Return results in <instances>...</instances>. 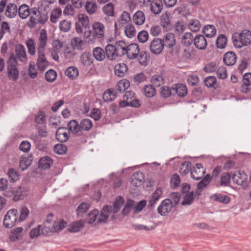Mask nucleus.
Masks as SVG:
<instances>
[{
  "label": "nucleus",
  "mask_w": 251,
  "mask_h": 251,
  "mask_svg": "<svg viewBox=\"0 0 251 251\" xmlns=\"http://www.w3.org/2000/svg\"><path fill=\"white\" fill-rule=\"evenodd\" d=\"M32 160L26 156H22L21 157L19 166L22 171H25L31 165Z\"/></svg>",
  "instance_id": "obj_46"
},
{
  "label": "nucleus",
  "mask_w": 251,
  "mask_h": 251,
  "mask_svg": "<svg viewBox=\"0 0 251 251\" xmlns=\"http://www.w3.org/2000/svg\"><path fill=\"white\" fill-rule=\"evenodd\" d=\"M151 82L156 87H159L164 83V79L160 75H155L152 76Z\"/></svg>",
  "instance_id": "obj_50"
},
{
  "label": "nucleus",
  "mask_w": 251,
  "mask_h": 251,
  "mask_svg": "<svg viewBox=\"0 0 251 251\" xmlns=\"http://www.w3.org/2000/svg\"><path fill=\"white\" fill-rule=\"evenodd\" d=\"M105 26L100 22H94L92 25V29L84 32V36L91 40L96 38H103L104 36Z\"/></svg>",
  "instance_id": "obj_5"
},
{
  "label": "nucleus",
  "mask_w": 251,
  "mask_h": 251,
  "mask_svg": "<svg viewBox=\"0 0 251 251\" xmlns=\"http://www.w3.org/2000/svg\"><path fill=\"white\" fill-rule=\"evenodd\" d=\"M70 132L68 128L64 127H60L55 133L56 139L61 143L66 142L70 137Z\"/></svg>",
  "instance_id": "obj_14"
},
{
  "label": "nucleus",
  "mask_w": 251,
  "mask_h": 251,
  "mask_svg": "<svg viewBox=\"0 0 251 251\" xmlns=\"http://www.w3.org/2000/svg\"><path fill=\"white\" fill-rule=\"evenodd\" d=\"M84 42L79 37H74L71 40V45L75 49L81 50Z\"/></svg>",
  "instance_id": "obj_55"
},
{
  "label": "nucleus",
  "mask_w": 251,
  "mask_h": 251,
  "mask_svg": "<svg viewBox=\"0 0 251 251\" xmlns=\"http://www.w3.org/2000/svg\"><path fill=\"white\" fill-rule=\"evenodd\" d=\"M114 5L112 3L105 5L102 8L103 12L108 16H113L114 11Z\"/></svg>",
  "instance_id": "obj_62"
},
{
  "label": "nucleus",
  "mask_w": 251,
  "mask_h": 251,
  "mask_svg": "<svg viewBox=\"0 0 251 251\" xmlns=\"http://www.w3.org/2000/svg\"><path fill=\"white\" fill-rule=\"evenodd\" d=\"M120 25L123 26L130 24L131 18L129 14L126 11H124L121 15L120 20L119 21Z\"/></svg>",
  "instance_id": "obj_43"
},
{
  "label": "nucleus",
  "mask_w": 251,
  "mask_h": 251,
  "mask_svg": "<svg viewBox=\"0 0 251 251\" xmlns=\"http://www.w3.org/2000/svg\"><path fill=\"white\" fill-rule=\"evenodd\" d=\"M226 42L227 39L226 36L224 34H221L217 39V47L219 49H224L226 47Z\"/></svg>",
  "instance_id": "obj_56"
},
{
  "label": "nucleus",
  "mask_w": 251,
  "mask_h": 251,
  "mask_svg": "<svg viewBox=\"0 0 251 251\" xmlns=\"http://www.w3.org/2000/svg\"><path fill=\"white\" fill-rule=\"evenodd\" d=\"M93 54L94 57L98 61H102L105 57V51L100 47H97L93 50Z\"/></svg>",
  "instance_id": "obj_34"
},
{
  "label": "nucleus",
  "mask_w": 251,
  "mask_h": 251,
  "mask_svg": "<svg viewBox=\"0 0 251 251\" xmlns=\"http://www.w3.org/2000/svg\"><path fill=\"white\" fill-rule=\"evenodd\" d=\"M181 38L182 44L186 47L191 45L194 39L193 34L190 32L185 33Z\"/></svg>",
  "instance_id": "obj_37"
},
{
  "label": "nucleus",
  "mask_w": 251,
  "mask_h": 251,
  "mask_svg": "<svg viewBox=\"0 0 251 251\" xmlns=\"http://www.w3.org/2000/svg\"><path fill=\"white\" fill-rule=\"evenodd\" d=\"M98 213L99 211L97 209H95L89 213L87 219V222L90 224L93 223H95V224H98L97 223Z\"/></svg>",
  "instance_id": "obj_49"
},
{
  "label": "nucleus",
  "mask_w": 251,
  "mask_h": 251,
  "mask_svg": "<svg viewBox=\"0 0 251 251\" xmlns=\"http://www.w3.org/2000/svg\"><path fill=\"white\" fill-rule=\"evenodd\" d=\"M7 175L10 181L15 182L19 179V173L15 169H9L7 172Z\"/></svg>",
  "instance_id": "obj_58"
},
{
  "label": "nucleus",
  "mask_w": 251,
  "mask_h": 251,
  "mask_svg": "<svg viewBox=\"0 0 251 251\" xmlns=\"http://www.w3.org/2000/svg\"><path fill=\"white\" fill-rule=\"evenodd\" d=\"M78 20L79 23L84 28H88L89 26V19L88 17L83 14H80L78 16Z\"/></svg>",
  "instance_id": "obj_48"
},
{
  "label": "nucleus",
  "mask_w": 251,
  "mask_h": 251,
  "mask_svg": "<svg viewBox=\"0 0 251 251\" xmlns=\"http://www.w3.org/2000/svg\"><path fill=\"white\" fill-rule=\"evenodd\" d=\"M134 204L133 201L131 200H127L122 210L123 214L125 216L127 215L130 212L131 208H133Z\"/></svg>",
  "instance_id": "obj_63"
},
{
  "label": "nucleus",
  "mask_w": 251,
  "mask_h": 251,
  "mask_svg": "<svg viewBox=\"0 0 251 251\" xmlns=\"http://www.w3.org/2000/svg\"><path fill=\"white\" fill-rule=\"evenodd\" d=\"M164 46L162 40L159 38H155L153 39L150 46L151 52L154 54H159L161 53Z\"/></svg>",
  "instance_id": "obj_12"
},
{
  "label": "nucleus",
  "mask_w": 251,
  "mask_h": 251,
  "mask_svg": "<svg viewBox=\"0 0 251 251\" xmlns=\"http://www.w3.org/2000/svg\"><path fill=\"white\" fill-rule=\"evenodd\" d=\"M125 202L124 199L121 196H118L114 202L113 207L111 206L112 219L114 218V214L117 213L123 205Z\"/></svg>",
  "instance_id": "obj_24"
},
{
  "label": "nucleus",
  "mask_w": 251,
  "mask_h": 251,
  "mask_svg": "<svg viewBox=\"0 0 251 251\" xmlns=\"http://www.w3.org/2000/svg\"><path fill=\"white\" fill-rule=\"evenodd\" d=\"M195 47L199 50H204L207 46V41L201 35H197L194 39Z\"/></svg>",
  "instance_id": "obj_21"
},
{
  "label": "nucleus",
  "mask_w": 251,
  "mask_h": 251,
  "mask_svg": "<svg viewBox=\"0 0 251 251\" xmlns=\"http://www.w3.org/2000/svg\"><path fill=\"white\" fill-rule=\"evenodd\" d=\"M105 54L108 59L113 60L118 57L116 53V48L112 44L107 45L105 49Z\"/></svg>",
  "instance_id": "obj_23"
},
{
  "label": "nucleus",
  "mask_w": 251,
  "mask_h": 251,
  "mask_svg": "<svg viewBox=\"0 0 251 251\" xmlns=\"http://www.w3.org/2000/svg\"><path fill=\"white\" fill-rule=\"evenodd\" d=\"M4 12V15L7 18H12L15 17L18 12L16 5L12 3L8 4L6 3Z\"/></svg>",
  "instance_id": "obj_19"
},
{
  "label": "nucleus",
  "mask_w": 251,
  "mask_h": 251,
  "mask_svg": "<svg viewBox=\"0 0 251 251\" xmlns=\"http://www.w3.org/2000/svg\"><path fill=\"white\" fill-rule=\"evenodd\" d=\"M211 199L214 201H218L224 204H227L230 201V198L226 195L223 194H214L211 196Z\"/></svg>",
  "instance_id": "obj_39"
},
{
  "label": "nucleus",
  "mask_w": 251,
  "mask_h": 251,
  "mask_svg": "<svg viewBox=\"0 0 251 251\" xmlns=\"http://www.w3.org/2000/svg\"><path fill=\"white\" fill-rule=\"evenodd\" d=\"M81 63L85 66H89L93 63L91 55L87 52H83L80 57Z\"/></svg>",
  "instance_id": "obj_38"
},
{
  "label": "nucleus",
  "mask_w": 251,
  "mask_h": 251,
  "mask_svg": "<svg viewBox=\"0 0 251 251\" xmlns=\"http://www.w3.org/2000/svg\"><path fill=\"white\" fill-rule=\"evenodd\" d=\"M52 164V160L48 156L41 158L39 161V168L43 170L49 169Z\"/></svg>",
  "instance_id": "obj_32"
},
{
  "label": "nucleus",
  "mask_w": 251,
  "mask_h": 251,
  "mask_svg": "<svg viewBox=\"0 0 251 251\" xmlns=\"http://www.w3.org/2000/svg\"><path fill=\"white\" fill-rule=\"evenodd\" d=\"M83 220L76 221L70 225L68 230L72 232H76L80 231L84 227Z\"/></svg>",
  "instance_id": "obj_31"
},
{
  "label": "nucleus",
  "mask_w": 251,
  "mask_h": 251,
  "mask_svg": "<svg viewBox=\"0 0 251 251\" xmlns=\"http://www.w3.org/2000/svg\"><path fill=\"white\" fill-rule=\"evenodd\" d=\"M114 46L116 48V52L118 57H122L126 54L125 52L126 51L127 45L124 41L122 40L117 41Z\"/></svg>",
  "instance_id": "obj_25"
},
{
  "label": "nucleus",
  "mask_w": 251,
  "mask_h": 251,
  "mask_svg": "<svg viewBox=\"0 0 251 251\" xmlns=\"http://www.w3.org/2000/svg\"><path fill=\"white\" fill-rule=\"evenodd\" d=\"M205 173V169L201 164L197 163L191 169V176L194 179L198 180L202 178Z\"/></svg>",
  "instance_id": "obj_10"
},
{
  "label": "nucleus",
  "mask_w": 251,
  "mask_h": 251,
  "mask_svg": "<svg viewBox=\"0 0 251 251\" xmlns=\"http://www.w3.org/2000/svg\"><path fill=\"white\" fill-rule=\"evenodd\" d=\"M130 86L129 81L126 79H123L119 81L116 85L117 93L118 92L120 93L124 92L126 89H128Z\"/></svg>",
  "instance_id": "obj_36"
},
{
  "label": "nucleus",
  "mask_w": 251,
  "mask_h": 251,
  "mask_svg": "<svg viewBox=\"0 0 251 251\" xmlns=\"http://www.w3.org/2000/svg\"><path fill=\"white\" fill-rule=\"evenodd\" d=\"M117 96V92L113 89H109L105 91L102 95V98L105 102H108L114 100Z\"/></svg>",
  "instance_id": "obj_30"
},
{
  "label": "nucleus",
  "mask_w": 251,
  "mask_h": 251,
  "mask_svg": "<svg viewBox=\"0 0 251 251\" xmlns=\"http://www.w3.org/2000/svg\"><path fill=\"white\" fill-rule=\"evenodd\" d=\"M48 13L45 9L39 10L34 7L31 8V16L27 26L30 28H34L37 24L44 25L48 20Z\"/></svg>",
  "instance_id": "obj_2"
},
{
  "label": "nucleus",
  "mask_w": 251,
  "mask_h": 251,
  "mask_svg": "<svg viewBox=\"0 0 251 251\" xmlns=\"http://www.w3.org/2000/svg\"><path fill=\"white\" fill-rule=\"evenodd\" d=\"M223 61L227 66L234 65L236 61V55L232 51H229L226 53L223 57Z\"/></svg>",
  "instance_id": "obj_27"
},
{
  "label": "nucleus",
  "mask_w": 251,
  "mask_h": 251,
  "mask_svg": "<svg viewBox=\"0 0 251 251\" xmlns=\"http://www.w3.org/2000/svg\"><path fill=\"white\" fill-rule=\"evenodd\" d=\"M232 41L234 46L241 48L251 44V32L244 30L241 32H235L232 35Z\"/></svg>",
  "instance_id": "obj_4"
},
{
  "label": "nucleus",
  "mask_w": 251,
  "mask_h": 251,
  "mask_svg": "<svg viewBox=\"0 0 251 251\" xmlns=\"http://www.w3.org/2000/svg\"><path fill=\"white\" fill-rule=\"evenodd\" d=\"M62 14V10L59 8L54 9L51 13L50 20L53 23H56Z\"/></svg>",
  "instance_id": "obj_51"
},
{
  "label": "nucleus",
  "mask_w": 251,
  "mask_h": 251,
  "mask_svg": "<svg viewBox=\"0 0 251 251\" xmlns=\"http://www.w3.org/2000/svg\"><path fill=\"white\" fill-rule=\"evenodd\" d=\"M48 35L45 29H42L39 38V43L37 46L38 58L37 65L40 71L45 70L49 66V62L45 56V47L47 45Z\"/></svg>",
  "instance_id": "obj_1"
},
{
  "label": "nucleus",
  "mask_w": 251,
  "mask_h": 251,
  "mask_svg": "<svg viewBox=\"0 0 251 251\" xmlns=\"http://www.w3.org/2000/svg\"><path fill=\"white\" fill-rule=\"evenodd\" d=\"M111 214H112L111 213V206L105 205L101 210L100 214H98L97 223L105 222Z\"/></svg>",
  "instance_id": "obj_17"
},
{
  "label": "nucleus",
  "mask_w": 251,
  "mask_h": 251,
  "mask_svg": "<svg viewBox=\"0 0 251 251\" xmlns=\"http://www.w3.org/2000/svg\"><path fill=\"white\" fill-rule=\"evenodd\" d=\"M194 200V193L193 191L189 193L186 194L184 197L183 200L181 202V204L184 205H190L192 203Z\"/></svg>",
  "instance_id": "obj_52"
},
{
  "label": "nucleus",
  "mask_w": 251,
  "mask_h": 251,
  "mask_svg": "<svg viewBox=\"0 0 251 251\" xmlns=\"http://www.w3.org/2000/svg\"><path fill=\"white\" fill-rule=\"evenodd\" d=\"M87 12L90 14L95 13L97 9V6L95 2L89 1L87 2L85 5Z\"/></svg>",
  "instance_id": "obj_57"
},
{
  "label": "nucleus",
  "mask_w": 251,
  "mask_h": 251,
  "mask_svg": "<svg viewBox=\"0 0 251 251\" xmlns=\"http://www.w3.org/2000/svg\"><path fill=\"white\" fill-rule=\"evenodd\" d=\"M27 195L25 189L23 187H18L15 191L7 192L5 195L6 197H11L13 196V200L17 201L20 200H23Z\"/></svg>",
  "instance_id": "obj_13"
},
{
  "label": "nucleus",
  "mask_w": 251,
  "mask_h": 251,
  "mask_svg": "<svg viewBox=\"0 0 251 251\" xmlns=\"http://www.w3.org/2000/svg\"><path fill=\"white\" fill-rule=\"evenodd\" d=\"M201 25L200 22L196 19L191 20L189 23L190 29L193 32H197L199 31Z\"/></svg>",
  "instance_id": "obj_53"
},
{
  "label": "nucleus",
  "mask_w": 251,
  "mask_h": 251,
  "mask_svg": "<svg viewBox=\"0 0 251 251\" xmlns=\"http://www.w3.org/2000/svg\"><path fill=\"white\" fill-rule=\"evenodd\" d=\"M138 60L142 65H146L148 61L147 53L145 51L142 50L139 52Z\"/></svg>",
  "instance_id": "obj_59"
},
{
  "label": "nucleus",
  "mask_w": 251,
  "mask_h": 251,
  "mask_svg": "<svg viewBox=\"0 0 251 251\" xmlns=\"http://www.w3.org/2000/svg\"><path fill=\"white\" fill-rule=\"evenodd\" d=\"M211 176L207 175L205 177L200 181L197 184V188L199 189L203 190L205 188L210 181Z\"/></svg>",
  "instance_id": "obj_61"
},
{
  "label": "nucleus",
  "mask_w": 251,
  "mask_h": 251,
  "mask_svg": "<svg viewBox=\"0 0 251 251\" xmlns=\"http://www.w3.org/2000/svg\"><path fill=\"white\" fill-rule=\"evenodd\" d=\"M18 213L16 209H12L7 211L3 219V225L6 228H12L18 221Z\"/></svg>",
  "instance_id": "obj_7"
},
{
  "label": "nucleus",
  "mask_w": 251,
  "mask_h": 251,
  "mask_svg": "<svg viewBox=\"0 0 251 251\" xmlns=\"http://www.w3.org/2000/svg\"><path fill=\"white\" fill-rule=\"evenodd\" d=\"M18 62L12 57L9 58L7 62V77L9 79L16 81L19 76V72L17 68Z\"/></svg>",
  "instance_id": "obj_6"
},
{
  "label": "nucleus",
  "mask_w": 251,
  "mask_h": 251,
  "mask_svg": "<svg viewBox=\"0 0 251 251\" xmlns=\"http://www.w3.org/2000/svg\"><path fill=\"white\" fill-rule=\"evenodd\" d=\"M19 16L22 19H26L28 16H31V8L26 4L21 5L18 10Z\"/></svg>",
  "instance_id": "obj_28"
},
{
  "label": "nucleus",
  "mask_w": 251,
  "mask_h": 251,
  "mask_svg": "<svg viewBox=\"0 0 251 251\" xmlns=\"http://www.w3.org/2000/svg\"><path fill=\"white\" fill-rule=\"evenodd\" d=\"M231 179V175L229 173L226 172L222 174L220 180V184L222 186L229 185Z\"/></svg>",
  "instance_id": "obj_45"
},
{
  "label": "nucleus",
  "mask_w": 251,
  "mask_h": 251,
  "mask_svg": "<svg viewBox=\"0 0 251 251\" xmlns=\"http://www.w3.org/2000/svg\"><path fill=\"white\" fill-rule=\"evenodd\" d=\"M173 91H175L176 94L181 97H183L187 94V90L185 85L183 84H177L175 85L172 88Z\"/></svg>",
  "instance_id": "obj_35"
},
{
  "label": "nucleus",
  "mask_w": 251,
  "mask_h": 251,
  "mask_svg": "<svg viewBox=\"0 0 251 251\" xmlns=\"http://www.w3.org/2000/svg\"><path fill=\"white\" fill-rule=\"evenodd\" d=\"M173 208L172 202L170 199L163 200L157 208L158 213L161 216H166Z\"/></svg>",
  "instance_id": "obj_11"
},
{
  "label": "nucleus",
  "mask_w": 251,
  "mask_h": 251,
  "mask_svg": "<svg viewBox=\"0 0 251 251\" xmlns=\"http://www.w3.org/2000/svg\"><path fill=\"white\" fill-rule=\"evenodd\" d=\"M127 71V67L125 63H119L114 67V72L116 75L123 77Z\"/></svg>",
  "instance_id": "obj_29"
},
{
  "label": "nucleus",
  "mask_w": 251,
  "mask_h": 251,
  "mask_svg": "<svg viewBox=\"0 0 251 251\" xmlns=\"http://www.w3.org/2000/svg\"><path fill=\"white\" fill-rule=\"evenodd\" d=\"M65 75L72 79L75 78L78 75L77 68L71 66L68 68L65 72Z\"/></svg>",
  "instance_id": "obj_40"
},
{
  "label": "nucleus",
  "mask_w": 251,
  "mask_h": 251,
  "mask_svg": "<svg viewBox=\"0 0 251 251\" xmlns=\"http://www.w3.org/2000/svg\"><path fill=\"white\" fill-rule=\"evenodd\" d=\"M140 50L136 44H131L127 46L126 54L128 58L134 59L137 57Z\"/></svg>",
  "instance_id": "obj_16"
},
{
  "label": "nucleus",
  "mask_w": 251,
  "mask_h": 251,
  "mask_svg": "<svg viewBox=\"0 0 251 251\" xmlns=\"http://www.w3.org/2000/svg\"><path fill=\"white\" fill-rule=\"evenodd\" d=\"M15 54L13 53H11L10 54V56L9 58H11L12 57H14L16 61L18 62V60L24 63L25 64L27 62L28 58L27 57L25 48V47L21 44H18L15 47Z\"/></svg>",
  "instance_id": "obj_8"
},
{
  "label": "nucleus",
  "mask_w": 251,
  "mask_h": 251,
  "mask_svg": "<svg viewBox=\"0 0 251 251\" xmlns=\"http://www.w3.org/2000/svg\"><path fill=\"white\" fill-rule=\"evenodd\" d=\"M144 179V174L141 172H135L131 176V183L133 186H140Z\"/></svg>",
  "instance_id": "obj_18"
},
{
  "label": "nucleus",
  "mask_w": 251,
  "mask_h": 251,
  "mask_svg": "<svg viewBox=\"0 0 251 251\" xmlns=\"http://www.w3.org/2000/svg\"><path fill=\"white\" fill-rule=\"evenodd\" d=\"M164 47L172 48L176 44V38L174 34L172 33H167L162 40Z\"/></svg>",
  "instance_id": "obj_20"
},
{
  "label": "nucleus",
  "mask_w": 251,
  "mask_h": 251,
  "mask_svg": "<svg viewBox=\"0 0 251 251\" xmlns=\"http://www.w3.org/2000/svg\"><path fill=\"white\" fill-rule=\"evenodd\" d=\"M232 178L233 182L238 185L247 186V176L244 172L239 171L235 172Z\"/></svg>",
  "instance_id": "obj_15"
},
{
  "label": "nucleus",
  "mask_w": 251,
  "mask_h": 251,
  "mask_svg": "<svg viewBox=\"0 0 251 251\" xmlns=\"http://www.w3.org/2000/svg\"><path fill=\"white\" fill-rule=\"evenodd\" d=\"M79 124L83 133L90 130L93 126L92 122L89 119H82Z\"/></svg>",
  "instance_id": "obj_41"
},
{
  "label": "nucleus",
  "mask_w": 251,
  "mask_h": 251,
  "mask_svg": "<svg viewBox=\"0 0 251 251\" xmlns=\"http://www.w3.org/2000/svg\"><path fill=\"white\" fill-rule=\"evenodd\" d=\"M202 32L207 37H212L216 33V29L214 25H207L202 29Z\"/></svg>",
  "instance_id": "obj_42"
},
{
  "label": "nucleus",
  "mask_w": 251,
  "mask_h": 251,
  "mask_svg": "<svg viewBox=\"0 0 251 251\" xmlns=\"http://www.w3.org/2000/svg\"><path fill=\"white\" fill-rule=\"evenodd\" d=\"M28 53L32 56L36 53V43L32 39H28L25 42Z\"/></svg>",
  "instance_id": "obj_44"
},
{
  "label": "nucleus",
  "mask_w": 251,
  "mask_h": 251,
  "mask_svg": "<svg viewBox=\"0 0 251 251\" xmlns=\"http://www.w3.org/2000/svg\"><path fill=\"white\" fill-rule=\"evenodd\" d=\"M150 6L151 11L155 15L161 12L163 6L161 0H152Z\"/></svg>",
  "instance_id": "obj_22"
},
{
  "label": "nucleus",
  "mask_w": 251,
  "mask_h": 251,
  "mask_svg": "<svg viewBox=\"0 0 251 251\" xmlns=\"http://www.w3.org/2000/svg\"><path fill=\"white\" fill-rule=\"evenodd\" d=\"M144 93L146 97L148 98H151L155 95L156 91L152 85H148L144 87Z\"/></svg>",
  "instance_id": "obj_54"
},
{
  "label": "nucleus",
  "mask_w": 251,
  "mask_h": 251,
  "mask_svg": "<svg viewBox=\"0 0 251 251\" xmlns=\"http://www.w3.org/2000/svg\"><path fill=\"white\" fill-rule=\"evenodd\" d=\"M51 214L49 215L44 226H41V234L44 236H49L51 233L58 232L67 226V223L64 220H60L59 222H53L51 223L50 217H52Z\"/></svg>",
  "instance_id": "obj_3"
},
{
  "label": "nucleus",
  "mask_w": 251,
  "mask_h": 251,
  "mask_svg": "<svg viewBox=\"0 0 251 251\" xmlns=\"http://www.w3.org/2000/svg\"><path fill=\"white\" fill-rule=\"evenodd\" d=\"M67 128L69 132L75 137L85 136L84 133L81 129L79 123L75 120L70 121L67 124Z\"/></svg>",
  "instance_id": "obj_9"
},
{
  "label": "nucleus",
  "mask_w": 251,
  "mask_h": 251,
  "mask_svg": "<svg viewBox=\"0 0 251 251\" xmlns=\"http://www.w3.org/2000/svg\"><path fill=\"white\" fill-rule=\"evenodd\" d=\"M145 21V16L143 12L137 11L133 16V21L137 25H140L144 24Z\"/></svg>",
  "instance_id": "obj_33"
},
{
  "label": "nucleus",
  "mask_w": 251,
  "mask_h": 251,
  "mask_svg": "<svg viewBox=\"0 0 251 251\" xmlns=\"http://www.w3.org/2000/svg\"><path fill=\"white\" fill-rule=\"evenodd\" d=\"M191 163L189 161H185L180 166L179 169L180 174L185 176L191 171Z\"/></svg>",
  "instance_id": "obj_47"
},
{
  "label": "nucleus",
  "mask_w": 251,
  "mask_h": 251,
  "mask_svg": "<svg viewBox=\"0 0 251 251\" xmlns=\"http://www.w3.org/2000/svg\"><path fill=\"white\" fill-rule=\"evenodd\" d=\"M125 33L126 36L129 38L134 36L136 31L134 26L131 24L126 25L125 29Z\"/></svg>",
  "instance_id": "obj_60"
},
{
  "label": "nucleus",
  "mask_w": 251,
  "mask_h": 251,
  "mask_svg": "<svg viewBox=\"0 0 251 251\" xmlns=\"http://www.w3.org/2000/svg\"><path fill=\"white\" fill-rule=\"evenodd\" d=\"M161 25L165 28L170 27L171 26V21L169 15L167 13L163 14L161 17Z\"/></svg>",
  "instance_id": "obj_64"
},
{
  "label": "nucleus",
  "mask_w": 251,
  "mask_h": 251,
  "mask_svg": "<svg viewBox=\"0 0 251 251\" xmlns=\"http://www.w3.org/2000/svg\"><path fill=\"white\" fill-rule=\"evenodd\" d=\"M162 195V190L161 188H157L155 191L152 193L151 198L149 201L148 206L152 208L156 202L161 197Z\"/></svg>",
  "instance_id": "obj_26"
}]
</instances>
